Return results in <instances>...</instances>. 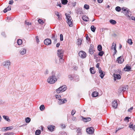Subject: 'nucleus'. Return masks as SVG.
<instances>
[{
  "instance_id": "obj_5",
  "label": "nucleus",
  "mask_w": 135,
  "mask_h": 135,
  "mask_svg": "<svg viewBox=\"0 0 135 135\" xmlns=\"http://www.w3.org/2000/svg\"><path fill=\"white\" fill-rule=\"evenodd\" d=\"M2 65L6 68H8V69H9V67L10 65V62L9 60H7L3 62Z\"/></svg>"
},
{
  "instance_id": "obj_8",
  "label": "nucleus",
  "mask_w": 135,
  "mask_h": 135,
  "mask_svg": "<svg viewBox=\"0 0 135 135\" xmlns=\"http://www.w3.org/2000/svg\"><path fill=\"white\" fill-rule=\"evenodd\" d=\"M94 128L92 127L88 128L86 129L87 133L89 134H93L94 132Z\"/></svg>"
},
{
  "instance_id": "obj_23",
  "label": "nucleus",
  "mask_w": 135,
  "mask_h": 135,
  "mask_svg": "<svg viewBox=\"0 0 135 135\" xmlns=\"http://www.w3.org/2000/svg\"><path fill=\"white\" fill-rule=\"evenodd\" d=\"M83 21L88 22L89 21V18L86 16H84L82 17V18Z\"/></svg>"
},
{
  "instance_id": "obj_35",
  "label": "nucleus",
  "mask_w": 135,
  "mask_h": 135,
  "mask_svg": "<svg viewBox=\"0 0 135 135\" xmlns=\"http://www.w3.org/2000/svg\"><path fill=\"white\" fill-rule=\"evenodd\" d=\"M17 43L18 45H21L22 43V40L20 39H18L17 40Z\"/></svg>"
},
{
  "instance_id": "obj_32",
  "label": "nucleus",
  "mask_w": 135,
  "mask_h": 135,
  "mask_svg": "<svg viewBox=\"0 0 135 135\" xmlns=\"http://www.w3.org/2000/svg\"><path fill=\"white\" fill-rule=\"evenodd\" d=\"M45 107L44 105H41L40 107V109L41 111L44 110L45 109Z\"/></svg>"
},
{
  "instance_id": "obj_56",
  "label": "nucleus",
  "mask_w": 135,
  "mask_h": 135,
  "mask_svg": "<svg viewBox=\"0 0 135 135\" xmlns=\"http://www.w3.org/2000/svg\"><path fill=\"white\" fill-rule=\"evenodd\" d=\"M99 63H97V65H96V67L98 68V70H99V68H100L99 67Z\"/></svg>"
},
{
  "instance_id": "obj_46",
  "label": "nucleus",
  "mask_w": 135,
  "mask_h": 135,
  "mask_svg": "<svg viewBox=\"0 0 135 135\" xmlns=\"http://www.w3.org/2000/svg\"><path fill=\"white\" fill-rule=\"evenodd\" d=\"M133 109V107H131L128 110V112H130V113H131L132 112V110Z\"/></svg>"
},
{
  "instance_id": "obj_10",
  "label": "nucleus",
  "mask_w": 135,
  "mask_h": 135,
  "mask_svg": "<svg viewBox=\"0 0 135 135\" xmlns=\"http://www.w3.org/2000/svg\"><path fill=\"white\" fill-rule=\"evenodd\" d=\"M128 89V86L127 85L124 86V87L120 88L119 89V92H124L127 90Z\"/></svg>"
},
{
  "instance_id": "obj_59",
  "label": "nucleus",
  "mask_w": 135,
  "mask_h": 135,
  "mask_svg": "<svg viewBox=\"0 0 135 135\" xmlns=\"http://www.w3.org/2000/svg\"><path fill=\"white\" fill-rule=\"evenodd\" d=\"M129 18L130 19L133 20L135 21V17H133V16L131 17H129Z\"/></svg>"
},
{
  "instance_id": "obj_36",
  "label": "nucleus",
  "mask_w": 135,
  "mask_h": 135,
  "mask_svg": "<svg viewBox=\"0 0 135 135\" xmlns=\"http://www.w3.org/2000/svg\"><path fill=\"white\" fill-rule=\"evenodd\" d=\"M96 28L94 27V26H91V30L93 32H94L95 31Z\"/></svg>"
},
{
  "instance_id": "obj_11",
  "label": "nucleus",
  "mask_w": 135,
  "mask_h": 135,
  "mask_svg": "<svg viewBox=\"0 0 135 135\" xmlns=\"http://www.w3.org/2000/svg\"><path fill=\"white\" fill-rule=\"evenodd\" d=\"M67 100L66 99H61L58 101V104L59 105H61L66 102Z\"/></svg>"
},
{
  "instance_id": "obj_17",
  "label": "nucleus",
  "mask_w": 135,
  "mask_h": 135,
  "mask_svg": "<svg viewBox=\"0 0 135 135\" xmlns=\"http://www.w3.org/2000/svg\"><path fill=\"white\" fill-rule=\"evenodd\" d=\"M112 105L113 108H116L118 105V104L117 101L115 100H114L112 102Z\"/></svg>"
},
{
  "instance_id": "obj_43",
  "label": "nucleus",
  "mask_w": 135,
  "mask_h": 135,
  "mask_svg": "<svg viewBox=\"0 0 135 135\" xmlns=\"http://www.w3.org/2000/svg\"><path fill=\"white\" fill-rule=\"evenodd\" d=\"M127 42L128 44H130V45H132L133 43V42L132 41V40L131 39H128L127 41Z\"/></svg>"
},
{
  "instance_id": "obj_27",
  "label": "nucleus",
  "mask_w": 135,
  "mask_h": 135,
  "mask_svg": "<svg viewBox=\"0 0 135 135\" xmlns=\"http://www.w3.org/2000/svg\"><path fill=\"white\" fill-rule=\"evenodd\" d=\"M55 98L59 100L60 99H62V97L61 95H55Z\"/></svg>"
},
{
  "instance_id": "obj_49",
  "label": "nucleus",
  "mask_w": 135,
  "mask_h": 135,
  "mask_svg": "<svg viewBox=\"0 0 135 135\" xmlns=\"http://www.w3.org/2000/svg\"><path fill=\"white\" fill-rule=\"evenodd\" d=\"M76 111L75 110H72L71 112V114L72 115H73L75 113Z\"/></svg>"
},
{
  "instance_id": "obj_33",
  "label": "nucleus",
  "mask_w": 135,
  "mask_h": 135,
  "mask_svg": "<svg viewBox=\"0 0 135 135\" xmlns=\"http://www.w3.org/2000/svg\"><path fill=\"white\" fill-rule=\"evenodd\" d=\"M90 73L92 74H94L95 73V71H94L93 68H90Z\"/></svg>"
},
{
  "instance_id": "obj_50",
  "label": "nucleus",
  "mask_w": 135,
  "mask_h": 135,
  "mask_svg": "<svg viewBox=\"0 0 135 135\" xmlns=\"http://www.w3.org/2000/svg\"><path fill=\"white\" fill-rule=\"evenodd\" d=\"M104 53V52L103 51H102L99 52L98 53V55L102 56L103 55Z\"/></svg>"
},
{
  "instance_id": "obj_14",
  "label": "nucleus",
  "mask_w": 135,
  "mask_h": 135,
  "mask_svg": "<svg viewBox=\"0 0 135 135\" xmlns=\"http://www.w3.org/2000/svg\"><path fill=\"white\" fill-rule=\"evenodd\" d=\"M44 43L46 45H50L51 43V40L49 38L46 39L44 41Z\"/></svg>"
},
{
  "instance_id": "obj_34",
  "label": "nucleus",
  "mask_w": 135,
  "mask_h": 135,
  "mask_svg": "<svg viewBox=\"0 0 135 135\" xmlns=\"http://www.w3.org/2000/svg\"><path fill=\"white\" fill-rule=\"evenodd\" d=\"M124 60H116V62L119 64H121L124 61Z\"/></svg>"
},
{
  "instance_id": "obj_3",
  "label": "nucleus",
  "mask_w": 135,
  "mask_h": 135,
  "mask_svg": "<svg viewBox=\"0 0 135 135\" xmlns=\"http://www.w3.org/2000/svg\"><path fill=\"white\" fill-rule=\"evenodd\" d=\"M66 89V86L65 85L62 86L56 90V92L58 93H60L65 91Z\"/></svg>"
},
{
  "instance_id": "obj_60",
  "label": "nucleus",
  "mask_w": 135,
  "mask_h": 135,
  "mask_svg": "<svg viewBox=\"0 0 135 135\" xmlns=\"http://www.w3.org/2000/svg\"><path fill=\"white\" fill-rule=\"evenodd\" d=\"M56 6H59L60 7H61V4L60 2H57Z\"/></svg>"
},
{
  "instance_id": "obj_44",
  "label": "nucleus",
  "mask_w": 135,
  "mask_h": 135,
  "mask_svg": "<svg viewBox=\"0 0 135 135\" xmlns=\"http://www.w3.org/2000/svg\"><path fill=\"white\" fill-rule=\"evenodd\" d=\"M98 50L100 51L102 50V46L100 45H99L98 46Z\"/></svg>"
},
{
  "instance_id": "obj_63",
  "label": "nucleus",
  "mask_w": 135,
  "mask_h": 135,
  "mask_svg": "<svg viewBox=\"0 0 135 135\" xmlns=\"http://www.w3.org/2000/svg\"><path fill=\"white\" fill-rule=\"evenodd\" d=\"M124 59V58H123V56H120L119 57H118L117 59Z\"/></svg>"
},
{
  "instance_id": "obj_26",
  "label": "nucleus",
  "mask_w": 135,
  "mask_h": 135,
  "mask_svg": "<svg viewBox=\"0 0 135 135\" xmlns=\"http://www.w3.org/2000/svg\"><path fill=\"white\" fill-rule=\"evenodd\" d=\"M92 95L93 97H97L98 95V93L96 91H94L92 93Z\"/></svg>"
},
{
  "instance_id": "obj_24",
  "label": "nucleus",
  "mask_w": 135,
  "mask_h": 135,
  "mask_svg": "<svg viewBox=\"0 0 135 135\" xmlns=\"http://www.w3.org/2000/svg\"><path fill=\"white\" fill-rule=\"evenodd\" d=\"M13 128L12 126H10L7 127H5L2 128V130H3L4 129L5 131H7L9 130L12 129Z\"/></svg>"
},
{
  "instance_id": "obj_53",
  "label": "nucleus",
  "mask_w": 135,
  "mask_h": 135,
  "mask_svg": "<svg viewBox=\"0 0 135 135\" xmlns=\"http://www.w3.org/2000/svg\"><path fill=\"white\" fill-rule=\"evenodd\" d=\"M81 128H79L77 129L78 133L79 134L81 132Z\"/></svg>"
},
{
  "instance_id": "obj_7",
  "label": "nucleus",
  "mask_w": 135,
  "mask_h": 135,
  "mask_svg": "<svg viewBox=\"0 0 135 135\" xmlns=\"http://www.w3.org/2000/svg\"><path fill=\"white\" fill-rule=\"evenodd\" d=\"M116 43L114 42L112 43V45L111 47V49L114 51L113 55H114L117 52V51L116 49Z\"/></svg>"
},
{
  "instance_id": "obj_57",
  "label": "nucleus",
  "mask_w": 135,
  "mask_h": 135,
  "mask_svg": "<svg viewBox=\"0 0 135 135\" xmlns=\"http://www.w3.org/2000/svg\"><path fill=\"white\" fill-rule=\"evenodd\" d=\"M36 41L37 42V43H38L40 41H39V39H38V36H36Z\"/></svg>"
},
{
  "instance_id": "obj_6",
  "label": "nucleus",
  "mask_w": 135,
  "mask_h": 135,
  "mask_svg": "<svg viewBox=\"0 0 135 135\" xmlns=\"http://www.w3.org/2000/svg\"><path fill=\"white\" fill-rule=\"evenodd\" d=\"M79 56L82 59L85 58L86 56V53L82 51H80L79 53Z\"/></svg>"
},
{
  "instance_id": "obj_64",
  "label": "nucleus",
  "mask_w": 135,
  "mask_h": 135,
  "mask_svg": "<svg viewBox=\"0 0 135 135\" xmlns=\"http://www.w3.org/2000/svg\"><path fill=\"white\" fill-rule=\"evenodd\" d=\"M25 23H26V25H30L31 24V23H30L27 22L26 21H25Z\"/></svg>"
},
{
  "instance_id": "obj_21",
  "label": "nucleus",
  "mask_w": 135,
  "mask_h": 135,
  "mask_svg": "<svg viewBox=\"0 0 135 135\" xmlns=\"http://www.w3.org/2000/svg\"><path fill=\"white\" fill-rule=\"evenodd\" d=\"M76 13L78 14L81 15L83 14L82 9L79 8L76 11Z\"/></svg>"
},
{
  "instance_id": "obj_40",
  "label": "nucleus",
  "mask_w": 135,
  "mask_h": 135,
  "mask_svg": "<svg viewBox=\"0 0 135 135\" xmlns=\"http://www.w3.org/2000/svg\"><path fill=\"white\" fill-rule=\"evenodd\" d=\"M115 10L118 12H120L121 10V8L119 6H117L115 8Z\"/></svg>"
},
{
  "instance_id": "obj_18",
  "label": "nucleus",
  "mask_w": 135,
  "mask_h": 135,
  "mask_svg": "<svg viewBox=\"0 0 135 135\" xmlns=\"http://www.w3.org/2000/svg\"><path fill=\"white\" fill-rule=\"evenodd\" d=\"M55 127V126L51 125H49L47 127L48 129L51 132L53 131Z\"/></svg>"
},
{
  "instance_id": "obj_52",
  "label": "nucleus",
  "mask_w": 135,
  "mask_h": 135,
  "mask_svg": "<svg viewBox=\"0 0 135 135\" xmlns=\"http://www.w3.org/2000/svg\"><path fill=\"white\" fill-rule=\"evenodd\" d=\"M13 0H11L9 1V4L11 5H12L13 4Z\"/></svg>"
},
{
  "instance_id": "obj_19",
  "label": "nucleus",
  "mask_w": 135,
  "mask_h": 135,
  "mask_svg": "<svg viewBox=\"0 0 135 135\" xmlns=\"http://www.w3.org/2000/svg\"><path fill=\"white\" fill-rule=\"evenodd\" d=\"M124 69L125 71H128L130 70L131 68L130 66H129L127 64Z\"/></svg>"
},
{
  "instance_id": "obj_61",
  "label": "nucleus",
  "mask_w": 135,
  "mask_h": 135,
  "mask_svg": "<svg viewBox=\"0 0 135 135\" xmlns=\"http://www.w3.org/2000/svg\"><path fill=\"white\" fill-rule=\"evenodd\" d=\"M133 126V124L131 123H130V124H129V127L130 128H132V127Z\"/></svg>"
},
{
  "instance_id": "obj_30",
  "label": "nucleus",
  "mask_w": 135,
  "mask_h": 135,
  "mask_svg": "<svg viewBox=\"0 0 135 135\" xmlns=\"http://www.w3.org/2000/svg\"><path fill=\"white\" fill-rule=\"evenodd\" d=\"M61 2L62 4L65 5L67 4L68 1L67 0H61Z\"/></svg>"
},
{
  "instance_id": "obj_20",
  "label": "nucleus",
  "mask_w": 135,
  "mask_h": 135,
  "mask_svg": "<svg viewBox=\"0 0 135 135\" xmlns=\"http://www.w3.org/2000/svg\"><path fill=\"white\" fill-rule=\"evenodd\" d=\"M82 119L83 121L85 122H88L90 121L91 120V119L90 117H87V118H83L82 117Z\"/></svg>"
},
{
  "instance_id": "obj_28",
  "label": "nucleus",
  "mask_w": 135,
  "mask_h": 135,
  "mask_svg": "<svg viewBox=\"0 0 135 135\" xmlns=\"http://www.w3.org/2000/svg\"><path fill=\"white\" fill-rule=\"evenodd\" d=\"M82 40L81 39H78L77 40V44L79 45H80L82 43Z\"/></svg>"
},
{
  "instance_id": "obj_25",
  "label": "nucleus",
  "mask_w": 135,
  "mask_h": 135,
  "mask_svg": "<svg viewBox=\"0 0 135 135\" xmlns=\"http://www.w3.org/2000/svg\"><path fill=\"white\" fill-rule=\"evenodd\" d=\"M11 9V6H8L7 8H6L4 9L3 11L5 13L6 12L10 10Z\"/></svg>"
},
{
  "instance_id": "obj_12",
  "label": "nucleus",
  "mask_w": 135,
  "mask_h": 135,
  "mask_svg": "<svg viewBox=\"0 0 135 135\" xmlns=\"http://www.w3.org/2000/svg\"><path fill=\"white\" fill-rule=\"evenodd\" d=\"M113 77H114V80L115 81L116 80L120 79L121 78V76L119 74H113Z\"/></svg>"
},
{
  "instance_id": "obj_42",
  "label": "nucleus",
  "mask_w": 135,
  "mask_h": 135,
  "mask_svg": "<svg viewBox=\"0 0 135 135\" xmlns=\"http://www.w3.org/2000/svg\"><path fill=\"white\" fill-rule=\"evenodd\" d=\"M94 49H89V53L91 54H92L94 53Z\"/></svg>"
},
{
  "instance_id": "obj_38",
  "label": "nucleus",
  "mask_w": 135,
  "mask_h": 135,
  "mask_svg": "<svg viewBox=\"0 0 135 135\" xmlns=\"http://www.w3.org/2000/svg\"><path fill=\"white\" fill-rule=\"evenodd\" d=\"M41 133V131L40 130H37L35 132L36 135H39Z\"/></svg>"
},
{
  "instance_id": "obj_29",
  "label": "nucleus",
  "mask_w": 135,
  "mask_h": 135,
  "mask_svg": "<svg viewBox=\"0 0 135 135\" xmlns=\"http://www.w3.org/2000/svg\"><path fill=\"white\" fill-rule=\"evenodd\" d=\"M109 22L111 24L113 25H115L116 23V22L115 20L112 19L109 21Z\"/></svg>"
},
{
  "instance_id": "obj_58",
  "label": "nucleus",
  "mask_w": 135,
  "mask_h": 135,
  "mask_svg": "<svg viewBox=\"0 0 135 135\" xmlns=\"http://www.w3.org/2000/svg\"><path fill=\"white\" fill-rule=\"evenodd\" d=\"M60 60H56L55 62L56 63L60 64Z\"/></svg>"
},
{
  "instance_id": "obj_22",
  "label": "nucleus",
  "mask_w": 135,
  "mask_h": 135,
  "mask_svg": "<svg viewBox=\"0 0 135 135\" xmlns=\"http://www.w3.org/2000/svg\"><path fill=\"white\" fill-rule=\"evenodd\" d=\"M20 53L22 55L25 54L26 53V50L25 49H22L20 51Z\"/></svg>"
},
{
  "instance_id": "obj_1",
  "label": "nucleus",
  "mask_w": 135,
  "mask_h": 135,
  "mask_svg": "<svg viewBox=\"0 0 135 135\" xmlns=\"http://www.w3.org/2000/svg\"><path fill=\"white\" fill-rule=\"evenodd\" d=\"M57 80L56 76L54 75L48 78L47 80V81L49 84H53L55 83Z\"/></svg>"
},
{
  "instance_id": "obj_16",
  "label": "nucleus",
  "mask_w": 135,
  "mask_h": 135,
  "mask_svg": "<svg viewBox=\"0 0 135 135\" xmlns=\"http://www.w3.org/2000/svg\"><path fill=\"white\" fill-rule=\"evenodd\" d=\"M57 36L55 34L52 35L51 38L52 40H54L53 43L54 44H55L57 42Z\"/></svg>"
},
{
  "instance_id": "obj_9",
  "label": "nucleus",
  "mask_w": 135,
  "mask_h": 135,
  "mask_svg": "<svg viewBox=\"0 0 135 135\" xmlns=\"http://www.w3.org/2000/svg\"><path fill=\"white\" fill-rule=\"evenodd\" d=\"M55 15L58 17V20L61 21L62 20V14L59 13L57 11H55Z\"/></svg>"
},
{
  "instance_id": "obj_62",
  "label": "nucleus",
  "mask_w": 135,
  "mask_h": 135,
  "mask_svg": "<svg viewBox=\"0 0 135 135\" xmlns=\"http://www.w3.org/2000/svg\"><path fill=\"white\" fill-rule=\"evenodd\" d=\"M64 60H60V64H62L64 62Z\"/></svg>"
},
{
  "instance_id": "obj_2",
  "label": "nucleus",
  "mask_w": 135,
  "mask_h": 135,
  "mask_svg": "<svg viewBox=\"0 0 135 135\" xmlns=\"http://www.w3.org/2000/svg\"><path fill=\"white\" fill-rule=\"evenodd\" d=\"M65 15L67 19V23L70 27H72L73 25V20L70 14L66 13Z\"/></svg>"
},
{
  "instance_id": "obj_15",
  "label": "nucleus",
  "mask_w": 135,
  "mask_h": 135,
  "mask_svg": "<svg viewBox=\"0 0 135 135\" xmlns=\"http://www.w3.org/2000/svg\"><path fill=\"white\" fill-rule=\"evenodd\" d=\"M121 9L122 10L124 11H126V15L127 16L129 17V16L128 14V13L130 12V11L129 9H128L127 8L125 7H123Z\"/></svg>"
},
{
  "instance_id": "obj_31",
  "label": "nucleus",
  "mask_w": 135,
  "mask_h": 135,
  "mask_svg": "<svg viewBox=\"0 0 135 135\" xmlns=\"http://www.w3.org/2000/svg\"><path fill=\"white\" fill-rule=\"evenodd\" d=\"M3 118L6 121L8 122H9L10 121V119L9 118V117L8 116L3 115Z\"/></svg>"
},
{
  "instance_id": "obj_51",
  "label": "nucleus",
  "mask_w": 135,
  "mask_h": 135,
  "mask_svg": "<svg viewBox=\"0 0 135 135\" xmlns=\"http://www.w3.org/2000/svg\"><path fill=\"white\" fill-rule=\"evenodd\" d=\"M60 40L61 41H62L63 40V36L62 34H60Z\"/></svg>"
},
{
  "instance_id": "obj_47",
  "label": "nucleus",
  "mask_w": 135,
  "mask_h": 135,
  "mask_svg": "<svg viewBox=\"0 0 135 135\" xmlns=\"http://www.w3.org/2000/svg\"><path fill=\"white\" fill-rule=\"evenodd\" d=\"M84 8L86 9H89V6L87 4H85L84 6Z\"/></svg>"
},
{
  "instance_id": "obj_55",
  "label": "nucleus",
  "mask_w": 135,
  "mask_h": 135,
  "mask_svg": "<svg viewBox=\"0 0 135 135\" xmlns=\"http://www.w3.org/2000/svg\"><path fill=\"white\" fill-rule=\"evenodd\" d=\"M61 126L62 128H65V125L64 124H61Z\"/></svg>"
},
{
  "instance_id": "obj_41",
  "label": "nucleus",
  "mask_w": 135,
  "mask_h": 135,
  "mask_svg": "<svg viewBox=\"0 0 135 135\" xmlns=\"http://www.w3.org/2000/svg\"><path fill=\"white\" fill-rule=\"evenodd\" d=\"M38 22L40 24H42L44 23V22L42 20L40 19H39L38 20Z\"/></svg>"
},
{
  "instance_id": "obj_54",
  "label": "nucleus",
  "mask_w": 135,
  "mask_h": 135,
  "mask_svg": "<svg viewBox=\"0 0 135 135\" xmlns=\"http://www.w3.org/2000/svg\"><path fill=\"white\" fill-rule=\"evenodd\" d=\"M93 44H91L90 45V49H94L93 47Z\"/></svg>"
},
{
  "instance_id": "obj_39",
  "label": "nucleus",
  "mask_w": 135,
  "mask_h": 135,
  "mask_svg": "<svg viewBox=\"0 0 135 135\" xmlns=\"http://www.w3.org/2000/svg\"><path fill=\"white\" fill-rule=\"evenodd\" d=\"M68 77L69 79L70 80H72L73 79V76L72 75L70 74L68 76Z\"/></svg>"
},
{
  "instance_id": "obj_13",
  "label": "nucleus",
  "mask_w": 135,
  "mask_h": 135,
  "mask_svg": "<svg viewBox=\"0 0 135 135\" xmlns=\"http://www.w3.org/2000/svg\"><path fill=\"white\" fill-rule=\"evenodd\" d=\"M98 72L99 74H100L99 76L100 77L102 78L103 79L105 75V73L104 72H103V71H102L101 70V68H99V70L98 71Z\"/></svg>"
},
{
  "instance_id": "obj_37",
  "label": "nucleus",
  "mask_w": 135,
  "mask_h": 135,
  "mask_svg": "<svg viewBox=\"0 0 135 135\" xmlns=\"http://www.w3.org/2000/svg\"><path fill=\"white\" fill-rule=\"evenodd\" d=\"M31 119L29 117H27L25 119V121L27 123H29L31 121Z\"/></svg>"
},
{
  "instance_id": "obj_45",
  "label": "nucleus",
  "mask_w": 135,
  "mask_h": 135,
  "mask_svg": "<svg viewBox=\"0 0 135 135\" xmlns=\"http://www.w3.org/2000/svg\"><path fill=\"white\" fill-rule=\"evenodd\" d=\"M86 40L87 41V42L88 43H90V38L89 37L87 36L86 37Z\"/></svg>"
},
{
  "instance_id": "obj_48",
  "label": "nucleus",
  "mask_w": 135,
  "mask_h": 135,
  "mask_svg": "<svg viewBox=\"0 0 135 135\" xmlns=\"http://www.w3.org/2000/svg\"><path fill=\"white\" fill-rule=\"evenodd\" d=\"M130 119V118L128 117H125V118L124 119V120L126 121L127 120L128 122L129 121V119Z\"/></svg>"
},
{
  "instance_id": "obj_4",
  "label": "nucleus",
  "mask_w": 135,
  "mask_h": 135,
  "mask_svg": "<svg viewBox=\"0 0 135 135\" xmlns=\"http://www.w3.org/2000/svg\"><path fill=\"white\" fill-rule=\"evenodd\" d=\"M57 54L60 59H62L64 54V50L62 49H59L57 51Z\"/></svg>"
}]
</instances>
